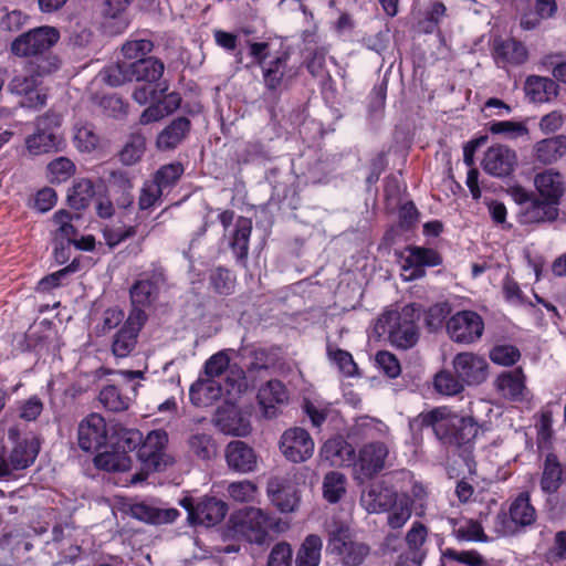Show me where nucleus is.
Instances as JSON below:
<instances>
[{"mask_svg": "<svg viewBox=\"0 0 566 566\" xmlns=\"http://www.w3.org/2000/svg\"><path fill=\"white\" fill-rule=\"evenodd\" d=\"M74 216L66 210H59L53 214V222L57 226L55 241H73L78 242L76 237V229L72 224Z\"/></svg>", "mask_w": 566, "mask_h": 566, "instance_id": "5fc2aeb1", "label": "nucleus"}, {"mask_svg": "<svg viewBox=\"0 0 566 566\" xmlns=\"http://www.w3.org/2000/svg\"><path fill=\"white\" fill-rule=\"evenodd\" d=\"M224 457L229 469L238 473H250L258 467L254 449L241 440L230 441L226 447Z\"/></svg>", "mask_w": 566, "mask_h": 566, "instance_id": "dca6fc26", "label": "nucleus"}, {"mask_svg": "<svg viewBox=\"0 0 566 566\" xmlns=\"http://www.w3.org/2000/svg\"><path fill=\"white\" fill-rule=\"evenodd\" d=\"M35 333L29 334V346L36 353H50L60 350L55 332L48 329L38 339H33Z\"/></svg>", "mask_w": 566, "mask_h": 566, "instance_id": "e2e57ef3", "label": "nucleus"}, {"mask_svg": "<svg viewBox=\"0 0 566 566\" xmlns=\"http://www.w3.org/2000/svg\"><path fill=\"white\" fill-rule=\"evenodd\" d=\"M525 93L535 103H545L558 94V84L548 77L531 75L525 82Z\"/></svg>", "mask_w": 566, "mask_h": 566, "instance_id": "bb28decb", "label": "nucleus"}, {"mask_svg": "<svg viewBox=\"0 0 566 566\" xmlns=\"http://www.w3.org/2000/svg\"><path fill=\"white\" fill-rule=\"evenodd\" d=\"M72 245H75L77 249L82 250H92L94 248V239L93 237H87L83 239L82 242H73V241H64V240H57L55 241V248H54V259L56 263L64 264L69 261L71 256V250Z\"/></svg>", "mask_w": 566, "mask_h": 566, "instance_id": "6e6d98bb", "label": "nucleus"}, {"mask_svg": "<svg viewBox=\"0 0 566 566\" xmlns=\"http://www.w3.org/2000/svg\"><path fill=\"white\" fill-rule=\"evenodd\" d=\"M133 0H105L103 3V14L106 19L116 21L115 32L124 31L128 25V20L123 15Z\"/></svg>", "mask_w": 566, "mask_h": 566, "instance_id": "3c124183", "label": "nucleus"}, {"mask_svg": "<svg viewBox=\"0 0 566 566\" xmlns=\"http://www.w3.org/2000/svg\"><path fill=\"white\" fill-rule=\"evenodd\" d=\"M483 169L494 177L510 176L517 166L515 150L505 145H493L488 148L483 158Z\"/></svg>", "mask_w": 566, "mask_h": 566, "instance_id": "4468645a", "label": "nucleus"}, {"mask_svg": "<svg viewBox=\"0 0 566 566\" xmlns=\"http://www.w3.org/2000/svg\"><path fill=\"white\" fill-rule=\"evenodd\" d=\"M148 231L140 227V224L135 226H120V224H109L103 229V235L108 247L114 248L122 243L123 241L140 234L144 240L148 235Z\"/></svg>", "mask_w": 566, "mask_h": 566, "instance_id": "c9c22d12", "label": "nucleus"}, {"mask_svg": "<svg viewBox=\"0 0 566 566\" xmlns=\"http://www.w3.org/2000/svg\"><path fill=\"white\" fill-rule=\"evenodd\" d=\"M196 511L193 524L214 526L226 517L228 505L214 496H205L196 504Z\"/></svg>", "mask_w": 566, "mask_h": 566, "instance_id": "5701e85b", "label": "nucleus"}, {"mask_svg": "<svg viewBox=\"0 0 566 566\" xmlns=\"http://www.w3.org/2000/svg\"><path fill=\"white\" fill-rule=\"evenodd\" d=\"M95 195L94 185L90 179L78 180L67 196L69 203L76 210L84 209Z\"/></svg>", "mask_w": 566, "mask_h": 566, "instance_id": "09e8293b", "label": "nucleus"}, {"mask_svg": "<svg viewBox=\"0 0 566 566\" xmlns=\"http://www.w3.org/2000/svg\"><path fill=\"white\" fill-rule=\"evenodd\" d=\"M268 494L271 502L282 513L293 512L300 502L296 488L282 478H273L269 481Z\"/></svg>", "mask_w": 566, "mask_h": 566, "instance_id": "6ab92c4d", "label": "nucleus"}, {"mask_svg": "<svg viewBox=\"0 0 566 566\" xmlns=\"http://www.w3.org/2000/svg\"><path fill=\"white\" fill-rule=\"evenodd\" d=\"M189 451L201 460H210L217 453V442L210 433L193 432L187 441Z\"/></svg>", "mask_w": 566, "mask_h": 566, "instance_id": "4c0bfd02", "label": "nucleus"}, {"mask_svg": "<svg viewBox=\"0 0 566 566\" xmlns=\"http://www.w3.org/2000/svg\"><path fill=\"white\" fill-rule=\"evenodd\" d=\"M167 443L168 434L164 430H153L146 436L137 451L144 470L161 472L172 463L165 452Z\"/></svg>", "mask_w": 566, "mask_h": 566, "instance_id": "1a4fd4ad", "label": "nucleus"}, {"mask_svg": "<svg viewBox=\"0 0 566 566\" xmlns=\"http://www.w3.org/2000/svg\"><path fill=\"white\" fill-rule=\"evenodd\" d=\"M153 42L147 39H138L127 41L123 48L122 52L127 60H139L145 59L144 56L153 50Z\"/></svg>", "mask_w": 566, "mask_h": 566, "instance_id": "0e129e2a", "label": "nucleus"}, {"mask_svg": "<svg viewBox=\"0 0 566 566\" xmlns=\"http://www.w3.org/2000/svg\"><path fill=\"white\" fill-rule=\"evenodd\" d=\"M399 496L392 488L377 483L369 488L364 499L369 512L382 513L389 511Z\"/></svg>", "mask_w": 566, "mask_h": 566, "instance_id": "393cba45", "label": "nucleus"}, {"mask_svg": "<svg viewBox=\"0 0 566 566\" xmlns=\"http://www.w3.org/2000/svg\"><path fill=\"white\" fill-rule=\"evenodd\" d=\"M73 143L77 150L92 153L99 146L101 136L92 123L78 120L73 127Z\"/></svg>", "mask_w": 566, "mask_h": 566, "instance_id": "473e14b6", "label": "nucleus"}, {"mask_svg": "<svg viewBox=\"0 0 566 566\" xmlns=\"http://www.w3.org/2000/svg\"><path fill=\"white\" fill-rule=\"evenodd\" d=\"M258 400L265 417L273 418L276 416L277 407L289 401V390L281 380L272 379L261 386Z\"/></svg>", "mask_w": 566, "mask_h": 566, "instance_id": "412c9836", "label": "nucleus"}, {"mask_svg": "<svg viewBox=\"0 0 566 566\" xmlns=\"http://www.w3.org/2000/svg\"><path fill=\"white\" fill-rule=\"evenodd\" d=\"M60 39V32L54 27L42 25L23 32L10 44V52L19 57L41 55Z\"/></svg>", "mask_w": 566, "mask_h": 566, "instance_id": "0eeeda50", "label": "nucleus"}, {"mask_svg": "<svg viewBox=\"0 0 566 566\" xmlns=\"http://www.w3.org/2000/svg\"><path fill=\"white\" fill-rule=\"evenodd\" d=\"M564 469L555 453H548L543 463L539 479L541 491L551 496L554 495L563 483Z\"/></svg>", "mask_w": 566, "mask_h": 566, "instance_id": "b1692460", "label": "nucleus"}, {"mask_svg": "<svg viewBox=\"0 0 566 566\" xmlns=\"http://www.w3.org/2000/svg\"><path fill=\"white\" fill-rule=\"evenodd\" d=\"M534 184L538 192L552 203H556L564 193L563 176L553 169L536 175Z\"/></svg>", "mask_w": 566, "mask_h": 566, "instance_id": "c85d7f7f", "label": "nucleus"}, {"mask_svg": "<svg viewBox=\"0 0 566 566\" xmlns=\"http://www.w3.org/2000/svg\"><path fill=\"white\" fill-rule=\"evenodd\" d=\"M463 381L450 370H440L433 377L434 390L443 396H457L464 389Z\"/></svg>", "mask_w": 566, "mask_h": 566, "instance_id": "49530a36", "label": "nucleus"}, {"mask_svg": "<svg viewBox=\"0 0 566 566\" xmlns=\"http://www.w3.org/2000/svg\"><path fill=\"white\" fill-rule=\"evenodd\" d=\"M75 170L74 164L66 157H59L48 165V177L52 184L69 179Z\"/></svg>", "mask_w": 566, "mask_h": 566, "instance_id": "4d7b16f0", "label": "nucleus"}, {"mask_svg": "<svg viewBox=\"0 0 566 566\" xmlns=\"http://www.w3.org/2000/svg\"><path fill=\"white\" fill-rule=\"evenodd\" d=\"M269 44L265 42H253L250 44V55L262 69L263 83L270 91H276L280 87L289 86L298 73L297 67L289 66V54L283 53L269 62Z\"/></svg>", "mask_w": 566, "mask_h": 566, "instance_id": "39448f33", "label": "nucleus"}, {"mask_svg": "<svg viewBox=\"0 0 566 566\" xmlns=\"http://www.w3.org/2000/svg\"><path fill=\"white\" fill-rule=\"evenodd\" d=\"M450 306L447 303H439L430 306L424 313V324L430 331L440 328L450 314Z\"/></svg>", "mask_w": 566, "mask_h": 566, "instance_id": "69168bd1", "label": "nucleus"}, {"mask_svg": "<svg viewBox=\"0 0 566 566\" xmlns=\"http://www.w3.org/2000/svg\"><path fill=\"white\" fill-rule=\"evenodd\" d=\"M163 193L164 189L154 180L146 181L143 186L138 200L139 209L146 210L156 206L160 202Z\"/></svg>", "mask_w": 566, "mask_h": 566, "instance_id": "680f3d73", "label": "nucleus"}, {"mask_svg": "<svg viewBox=\"0 0 566 566\" xmlns=\"http://www.w3.org/2000/svg\"><path fill=\"white\" fill-rule=\"evenodd\" d=\"M108 430L105 419L96 412L84 417L77 427V443L82 451L87 453H97L94 463L97 468L124 472L130 468V459L123 457L116 458L114 453L107 451L101 452L107 447Z\"/></svg>", "mask_w": 566, "mask_h": 566, "instance_id": "f03ea898", "label": "nucleus"}, {"mask_svg": "<svg viewBox=\"0 0 566 566\" xmlns=\"http://www.w3.org/2000/svg\"><path fill=\"white\" fill-rule=\"evenodd\" d=\"M566 155V136L557 135L545 138L534 145L536 160L544 165H551Z\"/></svg>", "mask_w": 566, "mask_h": 566, "instance_id": "a878e982", "label": "nucleus"}, {"mask_svg": "<svg viewBox=\"0 0 566 566\" xmlns=\"http://www.w3.org/2000/svg\"><path fill=\"white\" fill-rule=\"evenodd\" d=\"M346 492V476L337 471L328 472L323 481L324 499L332 504L340 501Z\"/></svg>", "mask_w": 566, "mask_h": 566, "instance_id": "c03bdc74", "label": "nucleus"}, {"mask_svg": "<svg viewBox=\"0 0 566 566\" xmlns=\"http://www.w3.org/2000/svg\"><path fill=\"white\" fill-rule=\"evenodd\" d=\"M537 513L531 502L528 491H523L511 502L507 514L501 512L496 515V524L502 525L504 532L524 528L535 524Z\"/></svg>", "mask_w": 566, "mask_h": 566, "instance_id": "9b49d317", "label": "nucleus"}, {"mask_svg": "<svg viewBox=\"0 0 566 566\" xmlns=\"http://www.w3.org/2000/svg\"><path fill=\"white\" fill-rule=\"evenodd\" d=\"M145 150L146 138L140 134H133L119 151V160L126 166L135 165L142 159Z\"/></svg>", "mask_w": 566, "mask_h": 566, "instance_id": "de8ad7c7", "label": "nucleus"}, {"mask_svg": "<svg viewBox=\"0 0 566 566\" xmlns=\"http://www.w3.org/2000/svg\"><path fill=\"white\" fill-rule=\"evenodd\" d=\"M252 232V221L249 218L240 217L235 222V231L231 241V249L237 258L244 260L249 252V240Z\"/></svg>", "mask_w": 566, "mask_h": 566, "instance_id": "58836bf2", "label": "nucleus"}, {"mask_svg": "<svg viewBox=\"0 0 566 566\" xmlns=\"http://www.w3.org/2000/svg\"><path fill=\"white\" fill-rule=\"evenodd\" d=\"M234 531L249 543L262 545L269 537L270 517L260 509L245 507L231 517Z\"/></svg>", "mask_w": 566, "mask_h": 566, "instance_id": "6e6552de", "label": "nucleus"}, {"mask_svg": "<svg viewBox=\"0 0 566 566\" xmlns=\"http://www.w3.org/2000/svg\"><path fill=\"white\" fill-rule=\"evenodd\" d=\"M373 335L377 338L387 335L390 344L397 349L411 348L419 339L412 306H405L401 312L386 311L382 313L373 327Z\"/></svg>", "mask_w": 566, "mask_h": 566, "instance_id": "7ed1b4c3", "label": "nucleus"}, {"mask_svg": "<svg viewBox=\"0 0 566 566\" xmlns=\"http://www.w3.org/2000/svg\"><path fill=\"white\" fill-rule=\"evenodd\" d=\"M551 201H539L533 199L528 206L522 208V216L524 223H537L552 221L557 216V209Z\"/></svg>", "mask_w": 566, "mask_h": 566, "instance_id": "f704fd0d", "label": "nucleus"}, {"mask_svg": "<svg viewBox=\"0 0 566 566\" xmlns=\"http://www.w3.org/2000/svg\"><path fill=\"white\" fill-rule=\"evenodd\" d=\"M387 455L388 448L384 442H370L360 448L354 464L364 478L371 479L384 469Z\"/></svg>", "mask_w": 566, "mask_h": 566, "instance_id": "2eb2a0df", "label": "nucleus"}, {"mask_svg": "<svg viewBox=\"0 0 566 566\" xmlns=\"http://www.w3.org/2000/svg\"><path fill=\"white\" fill-rule=\"evenodd\" d=\"M61 65L62 61L57 55L38 56L35 61L31 62L30 71L40 77L59 71Z\"/></svg>", "mask_w": 566, "mask_h": 566, "instance_id": "338daca9", "label": "nucleus"}, {"mask_svg": "<svg viewBox=\"0 0 566 566\" xmlns=\"http://www.w3.org/2000/svg\"><path fill=\"white\" fill-rule=\"evenodd\" d=\"M322 548V538L317 534H308L296 552L295 566H318Z\"/></svg>", "mask_w": 566, "mask_h": 566, "instance_id": "2f4dec72", "label": "nucleus"}, {"mask_svg": "<svg viewBox=\"0 0 566 566\" xmlns=\"http://www.w3.org/2000/svg\"><path fill=\"white\" fill-rule=\"evenodd\" d=\"M191 123L187 117L174 119L157 137V147L160 150H170L176 148L187 136Z\"/></svg>", "mask_w": 566, "mask_h": 566, "instance_id": "cd10ccee", "label": "nucleus"}, {"mask_svg": "<svg viewBox=\"0 0 566 566\" xmlns=\"http://www.w3.org/2000/svg\"><path fill=\"white\" fill-rule=\"evenodd\" d=\"M525 375L521 367L510 371H503L495 380L497 391L506 399L512 401H522L524 399Z\"/></svg>", "mask_w": 566, "mask_h": 566, "instance_id": "4be33fe9", "label": "nucleus"}, {"mask_svg": "<svg viewBox=\"0 0 566 566\" xmlns=\"http://www.w3.org/2000/svg\"><path fill=\"white\" fill-rule=\"evenodd\" d=\"M413 510V500L407 495H400L395 505L390 507L387 516V523L390 528H401L411 517Z\"/></svg>", "mask_w": 566, "mask_h": 566, "instance_id": "ea45409f", "label": "nucleus"}, {"mask_svg": "<svg viewBox=\"0 0 566 566\" xmlns=\"http://www.w3.org/2000/svg\"><path fill=\"white\" fill-rule=\"evenodd\" d=\"M407 262L416 266L413 272L410 274V277H417L420 275V272L422 271L420 268L423 265L428 266H434L440 264L441 259L439 254L432 250V249H426V248H412L410 250V254L407 259Z\"/></svg>", "mask_w": 566, "mask_h": 566, "instance_id": "8fccbe9b", "label": "nucleus"}, {"mask_svg": "<svg viewBox=\"0 0 566 566\" xmlns=\"http://www.w3.org/2000/svg\"><path fill=\"white\" fill-rule=\"evenodd\" d=\"M60 140L51 132H38L25 139L27 149L32 155H41L59 149Z\"/></svg>", "mask_w": 566, "mask_h": 566, "instance_id": "37998d69", "label": "nucleus"}, {"mask_svg": "<svg viewBox=\"0 0 566 566\" xmlns=\"http://www.w3.org/2000/svg\"><path fill=\"white\" fill-rule=\"evenodd\" d=\"M102 80L111 86H119L132 81L129 62L123 61L109 65L99 73Z\"/></svg>", "mask_w": 566, "mask_h": 566, "instance_id": "864d4df0", "label": "nucleus"}, {"mask_svg": "<svg viewBox=\"0 0 566 566\" xmlns=\"http://www.w3.org/2000/svg\"><path fill=\"white\" fill-rule=\"evenodd\" d=\"M424 428H431L436 438L448 448L472 453L479 428L472 417L459 416L448 406H439L422 411L409 420L413 436L421 434Z\"/></svg>", "mask_w": 566, "mask_h": 566, "instance_id": "f257e3e1", "label": "nucleus"}, {"mask_svg": "<svg viewBox=\"0 0 566 566\" xmlns=\"http://www.w3.org/2000/svg\"><path fill=\"white\" fill-rule=\"evenodd\" d=\"M280 450L289 461L301 463L313 455L314 441L305 429L290 428L281 437Z\"/></svg>", "mask_w": 566, "mask_h": 566, "instance_id": "ddd939ff", "label": "nucleus"}, {"mask_svg": "<svg viewBox=\"0 0 566 566\" xmlns=\"http://www.w3.org/2000/svg\"><path fill=\"white\" fill-rule=\"evenodd\" d=\"M164 283L165 275L163 270H154L151 273H146L144 277L136 281L130 287L133 306H148L153 304L157 300Z\"/></svg>", "mask_w": 566, "mask_h": 566, "instance_id": "f3484780", "label": "nucleus"}, {"mask_svg": "<svg viewBox=\"0 0 566 566\" xmlns=\"http://www.w3.org/2000/svg\"><path fill=\"white\" fill-rule=\"evenodd\" d=\"M355 454V448L342 436L328 439L321 449V458L332 467L353 465Z\"/></svg>", "mask_w": 566, "mask_h": 566, "instance_id": "aec40b11", "label": "nucleus"}, {"mask_svg": "<svg viewBox=\"0 0 566 566\" xmlns=\"http://www.w3.org/2000/svg\"><path fill=\"white\" fill-rule=\"evenodd\" d=\"M220 396L221 387L213 379H198L189 389V399L196 407H208Z\"/></svg>", "mask_w": 566, "mask_h": 566, "instance_id": "7c9ffc66", "label": "nucleus"}, {"mask_svg": "<svg viewBox=\"0 0 566 566\" xmlns=\"http://www.w3.org/2000/svg\"><path fill=\"white\" fill-rule=\"evenodd\" d=\"M209 284L220 295H229L234 290L235 277L228 269L216 268L210 271Z\"/></svg>", "mask_w": 566, "mask_h": 566, "instance_id": "603ef678", "label": "nucleus"}, {"mask_svg": "<svg viewBox=\"0 0 566 566\" xmlns=\"http://www.w3.org/2000/svg\"><path fill=\"white\" fill-rule=\"evenodd\" d=\"M184 174L180 163H171L160 167L155 174L154 181L164 190L172 187Z\"/></svg>", "mask_w": 566, "mask_h": 566, "instance_id": "13d9d810", "label": "nucleus"}, {"mask_svg": "<svg viewBox=\"0 0 566 566\" xmlns=\"http://www.w3.org/2000/svg\"><path fill=\"white\" fill-rule=\"evenodd\" d=\"M98 400L105 409L112 412L125 411L130 405V398L115 385L104 386L98 394Z\"/></svg>", "mask_w": 566, "mask_h": 566, "instance_id": "e433bc0d", "label": "nucleus"}, {"mask_svg": "<svg viewBox=\"0 0 566 566\" xmlns=\"http://www.w3.org/2000/svg\"><path fill=\"white\" fill-rule=\"evenodd\" d=\"M483 331V318L473 311H460L447 322V333L458 344L471 345L478 342Z\"/></svg>", "mask_w": 566, "mask_h": 566, "instance_id": "9d476101", "label": "nucleus"}, {"mask_svg": "<svg viewBox=\"0 0 566 566\" xmlns=\"http://www.w3.org/2000/svg\"><path fill=\"white\" fill-rule=\"evenodd\" d=\"M293 549L290 543L281 541L270 551L266 566H292Z\"/></svg>", "mask_w": 566, "mask_h": 566, "instance_id": "bf43d9fd", "label": "nucleus"}, {"mask_svg": "<svg viewBox=\"0 0 566 566\" xmlns=\"http://www.w3.org/2000/svg\"><path fill=\"white\" fill-rule=\"evenodd\" d=\"M228 493L234 501L248 503L254 500L256 486L250 481L233 482L228 486Z\"/></svg>", "mask_w": 566, "mask_h": 566, "instance_id": "774afa93", "label": "nucleus"}, {"mask_svg": "<svg viewBox=\"0 0 566 566\" xmlns=\"http://www.w3.org/2000/svg\"><path fill=\"white\" fill-rule=\"evenodd\" d=\"M132 81L154 84L157 82L165 70L164 63L155 57L139 59L129 62Z\"/></svg>", "mask_w": 566, "mask_h": 566, "instance_id": "c756f323", "label": "nucleus"}, {"mask_svg": "<svg viewBox=\"0 0 566 566\" xmlns=\"http://www.w3.org/2000/svg\"><path fill=\"white\" fill-rule=\"evenodd\" d=\"M496 56L503 63L520 65L527 60V50L521 42L509 39L497 45Z\"/></svg>", "mask_w": 566, "mask_h": 566, "instance_id": "79ce46f5", "label": "nucleus"}, {"mask_svg": "<svg viewBox=\"0 0 566 566\" xmlns=\"http://www.w3.org/2000/svg\"><path fill=\"white\" fill-rule=\"evenodd\" d=\"M40 449V438L32 432L22 433L18 424L8 429L7 440L2 444V451L7 454L12 472L31 467Z\"/></svg>", "mask_w": 566, "mask_h": 566, "instance_id": "423d86ee", "label": "nucleus"}, {"mask_svg": "<svg viewBox=\"0 0 566 566\" xmlns=\"http://www.w3.org/2000/svg\"><path fill=\"white\" fill-rule=\"evenodd\" d=\"M453 367L458 377L468 386L480 385L489 376V364L484 356H454Z\"/></svg>", "mask_w": 566, "mask_h": 566, "instance_id": "a211bd4d", "label": "nucleus"}, {"mask_svg": "<svg viewBox=\"0 0 566 566\" xmlns=\"http://www.w3.org/2000/svg\"><path fill=\"white\" fill-rule=\"evenodd\" d=\"M212 422L222 433L245 437L251 432L250 420L235 403L226 401L218 406Z\"/></svg>", "mask_w": 566, "mask_h": 566, "instance_id": "f8f14e48", "label": "nucleus"}, {"mask_svg": "<svg viewBox=\"0 0 566 566\" xmlns=\"http://www.w3.org/2000/svg\"><path fill=\"white\" fill-rule=\"evenodd\" d=\"M489 130L495 135H505L510 138H517L528 134L527 127L517 122L503 120L490 124Z\"/></svg>", "mask_w": 566, "mask_h": 566, "instance_id": "052dcab7", "label": "nucleus"}, {"mask_svg": "<svg viewBox=\"0 0 566 566\" xmlns=\"http://www.w3.org/2000/svg\"><path fill=\"white\" fill-rule=\"evenodd\" d=\"M326 552L343 566H360L370 554V547L353 538L349 525L336 522L327 531Z\"/></svg>", "mask_w": 566, "mask_h": 566, "instance_id": "20e7f679", "label": "nucleus"}, {"mask_svg": "<svg viewBox=\"0 0 566 566\" xmlns=\"http://www.w3.org/2000/svg\"><path fill=\"white\" fill-rule=\"evenodd\" d=\"M450 523L452 524V535L458 542L486 543L489 541L482 524L476 520L458 522L455 518H451Z\"/></svg>", "mask_w": 566, "mask_h": 566, "instance_id": "72a5a7b5", "label": "nucleus"}, {"mask_svg": "<svg viewBox=\"0 0 566 566\" xmlns=\"http://www.w3.org/2000/svg\"><path fill=\"white\" fill-rule=\"evenodd\" d=\"M428 534V527L422 522L415 521L405 536L407 551L427 557L426 543Z\"/></svg>", "mask_w": 566, "mask_h": 566, "instance_id": "a18cd8bd", "label": "nucleus"}, {"mask_svg": "<svg viewBox=\"0 0 566 566\" xmlns=\"http://www.w3.org/2000/svg\"><path fill=\"white\" fill-rule=\"evenodd\" d=\"M450 563H459L467 566H485V559L475 549L457 551L454 548H446L441 551L440 566H448Z\"/></svg>", "mask_w": 566, "mask_h": 566, "instance_id": "a19ab883", "label": "nucleus"}]
</instances>
